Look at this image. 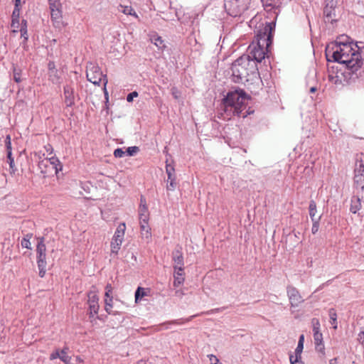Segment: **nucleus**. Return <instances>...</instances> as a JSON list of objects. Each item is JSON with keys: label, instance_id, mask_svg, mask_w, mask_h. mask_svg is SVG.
I'll return each mask as SVG.
<instances>
[{"label": "nucleus", "instance_id": "64", "mask_svg": "<svg viewBox=\"0 0 364 364\" xmlns=\"http://www.w3.org/2000/svg\"><path fill=\"white\" fill-rule=\"evenodd\" d=\"M182 293H181L179 291H176V294L180 296Z\"/></svg>", "mask_w": 364, "mask_h": 364}, {"label": "nucleus", "instance_id": "58", "mask_svg": "<svg viewBox=\"0 0 364 364\" xmlns=\"http://www.w3.org/2000/svg\"><path fill=\"white\" fill-rule=\"evenodd\" d=\"M15 23H18V19L12 18V26H14Z\"/></svg>", "mask_w": 364, "mask_h": 364}, {"label": "nucleus", "instance_id": "23", "mask_svg": "<svg viewBox=\"0 0 364 364\" xmlns=\"http://www.w3.org/2000/svg\"><path fill=\"white\" fill-rule=\"evenodd\" d=\"M354 183L356 189L364 191V175H354Z\"/></svg>", "mask_w": 364, "mask_h": 364}, {"label": "nucleus", "instance_id": "51", "mask_svg": "<svg viewBox=\"0 0 364 364\" xmlns=\"http://www.w3.org/2000/svg\"><path fill=\"white\" fill-rule=\"evenodd\" d=\"M105 290L107 291L108 292H112V287L111 284H107L105 287Z\"/></svg>", "mask_w": 364, "mask_h": 364}, {"label": "nucleus", "instance_id": "62", "mask_svg": "<svg viewBox=\"0 0 364 364\" xmlns=\"http://www.w3.org/2000/svg\"><path fill=\"white\" fill-rule=\"evenodd\" d=\"M105 95L107 100H108V93L106 90V88H105Z\"/></svg>", "mask_w": 364, "mask_h": 364}, {"label": "nucleus", "instance_id": "39", "mask_svg": "<svg viewBox=\"0 0 364 364\" xmlns=\"http://www.w3.org/2000/svg\"><path fill=\"white\" fill-rule=\"evenodd\" d=\"M208 357L209 358L210 364H222L219 362L218 358L215 355L210 354L208 355Z\"/></svg>", "mask_w": 364, "mask_h": 364}, {"label": "nucleus", "instance_id": "20", "mask_svg": "<svg viewBox=\"0 0 364 364\" xmlns=\"http://www.w3.org/2000/svg\"><path fill=\"white\" fill-rule=\"evenodd\" d=\"M354 173L355 175H364V159L362 156L356 160Z\"/></svg>", "mask_w": 364, "mask_h": 364}, {"label": "nucleus", "instance_id": "22", "mask_svg": "<svg viewBox=\"0 0 364 364\" xmlns=\"http://www.w3.org/2000/svg\"><path fill=\"white\" fill-rule=\"evenodd\" d=\"M68 347H64L60 350V359L65 364H75L72 362V358L68 355Z\"/></svg>", "mask_w": 364, "mask_h": 364}, {"label": "nucleus", "instance_id": "56", "mask_svg": "<svg viewBox=\"0 0 364 364\" xmlns=\"http://www.w3.org/2000/svg\"><path fill=\"white\" fill-rule=\"evenodd\" d=\"M14 1L15 2V6H16V7L21 6V0H14Z\"/></svg>", "mask_w": 364, "mask_h": 364}, {"label": "nucleus", "instance_id": "29", "mask_svg": "<svg viewBox=\"0 0 364 364\" xmlns=\"http://www.w3.org/2000/svg\"><path fill=\"white\" fill-rule=\"evenodd\" d=\"M151 41L159 48H162L165 46L164 44V41L162 40L161 37L158 36H154L151 38Z\"/></svg>", "mask_w": 364, "mask_h": 364}, {"label": "nucleus", "instance_id": "49", "mask_svg": "<svg viewBox=\"0 0 364 364\" xmlns=\"http://www.w3.org/2000/svg\"><path fill=\"white\" fill-rule=\"evenodd\" d=\"M304 336L302 334L300 336L298 343L300 345H304Z\"/></svg>", "mask_w": 364, "mask_h": 364}, {"label": "nucleus", "instance_id": "61", "mask_svg": "<svg viewBox=\"0 0 364 364\" xmlns=\"http://www.w3.org/2000/svg\"><path fill=\"white\" fill-rule=\"evenodd\" d=\"M330 49H331V48H330V47H329V46H328V47L326 48V56H327V57L328 56V55H329V53H330V52H331V50H330Z\"/></svg>", "mask_w": 364, "mask_h": 364}, {"label": "nucleus", "instance_id": "14", "mask_svg": "<svg viewBox=\"0 0 364 364\" xmlns=\"http://www.w3.org/2000/svg\"><path fill=\"white\" fill-rule=\"evenodd\" d=\"M172 260L173 261V268L176 271L183 270V256L182 252V247L181 246L176 247V248L172 252Z\"/></svg>", "mask_w": 364, "mask_h": 364}, {"label": "nucleus", "instance_id": "60", "mask_svg": "<svg viewBox=\"0 0 364 364\" xmlns=\"http://www.w3.org/2000/svg\"><path fill=\"white\" fill-rule=\"evenodd\" d=\"M295 358H297L298 360V362L299 361V360L301 359V354H295V356H294Z\"/></svg>", "mask_w": 364, "mask_h": 364}, {"label": "nucleus", "instance_id": "40", "mask_svg": "<svg viewBox=\"0 0 364 364\" xmlns=\"http://www.w3.org/2000/svg\"><path fill=\"white\" fill-rule=\"evenodd\" d=\"M139 95L138 92H136V91H134L132 92H130L129 94L127 95V102H131L133 101L134 100V97H136L137 96Z\"/></svg>", "mask_w": 364, "mask_h": 364}, {"label": "nucleus", "instance_id": "36", "mask_svg": "<svg viewBox=\"0 0 364 364\" xmlns=\"http://www.w3.org/2000/svg\"><path fill=\"white\" fill-rule=\"evenodd\" d=\"M118 10L126 15H127L128 13H130V11H133L132 6L122 5H119Z\"/></svg>", "mask_w": 364, "mask_h": 364}, {"label": "nucleus", "instance_id": "17", "mask_svg": "<svg viewBox=\"0 0 364 364\" xmlns=\"http://www.w3.org/2000/svg\"><path fill=\"white\" fill-rule=\"evenodd\" d=\"M65 103L67 107H72L75 105V90L70 85H66L63 88Z\"/></svg>", "mask_w": 364, "mask_h": 364}, {"label": "nucleus", "instance_id": "13", "mask_svg": "<svg viewBox=\"0 0 364 364\" xmlns=\"http://www.w3.org/2000/svg\"><path fill=\"white\" fill-rule=\"evenodd\" d=\"M87 304L90 309V316L92 317L93 314H97L99 311V297L95 290H90L87 294Z\"/></svg>", "mask_w": 364, "mask_h": 364}, {"label": "nucleus", "instance_id": "59", "mask_svg": "<svg viewBox=\"0 0 364 364\" xmlns=\"http://www.w3.org/2000/svg\"><path fill=\"white\" fill-rule=\"evenodd\" d=\"M136 364H146V362L144 360H139Z\"/></svg>", "mask_w": 364, "mask_h": 364}, {"label": "nucleus", "instance_id": "45", "mask_svg": "<svg viewBox=\"0 0 364 364\" xmlns=\"http://www.w3.org/2000/svg\"><path fill=\"white\" fill-rule=\"evenodd\" d=\"M304 348V345H300L298 343L296 348L295 349V354H301Z\"/></svg>", "mask_w": 364, "mask_h": 364}, {"label": "nucleus", "instance_id": "27", "mask_svg": "<svg viewBox=\"0 0 364 364\" xmlns=\"http://www.w3.org/2000/svg\"><path fill=\"white\" fill-rule=\"evenodd\" d=\"M32 235H33L31 233H28L26 235L25 237L23 238V240H21V245L23 248H26V249H29V250L31 249V244L30 242V239L32 237Z\"/></svg>", "mask_w": 364, "mask_h": 364}, {"label": "nucleus", "instance_id": "32", "mask_svg": "<svg viewBox=\"0 0 364 364\" xmlns=\"http://www.w3.org/2000/svg\"><path fill=\"white\" fill-rule=\"evenodd\" d=\"M146 295L144 289L142 287H138L136 291H135V301H138L139 299H141L143 296Z\"/></svg>", "mask_w": 364, "mask_h": 364}, {"label": "nucleus", "instance_id": "54", "mask_svg": "<svg viewBox=\"0 0 364 364\" xmlns=\"http://www.w3.org/2000/svg\"><path fill=\"white\" fill-rule=\"evenodd\" d=\"M127 15H130V16H135L136 18H138V16L137 14H136V12L134 11V10L133 9V11H130V13H128Z\"/></svg>", "mask_w": 364, "mask_h": 364}, {"label": "nucleus", "instance_id": "52", "mask_svg": "<svg viewBox=\"0 0 364 364\" xmlns=\"http://www.w3.org/2000/svg\"><path fill=\"white\" fill-rule=\"evenodd\" d=\"M364 339V331H361L358 334V340L361 341Z\"/></svg>", "mask_w": 364, "mask_h": 364}, {"label": "nucleus", "instance_id": "30", "mask_svg": "<svg viewBox=\"0 0 364 364\" xmlns=\"http://www.w3.org/2000/svg\"><path fill=\"white\" fill-rule=\"evenodd\" d=\"M48 76L50 80H51L53 83H57L58 82L59 76L58 75L57 70H52L51 71L48 72Z\"/></svg>", "mask_w": 364, "mask_h": 364}, {"label": "nucleus", "instance_id": "4", "mask_svg": "<svg viewBox=\"0 0 364 364\" xmlns=\"http://www.w3.org/2000/svg\"><path fill=\"white\" fill-rule=\"evenodd\" d=\"M249 99V96L242 89L238 88L233 91H229L223 100L224 112L230 117L237 115L243 118L246 117L250 114V112H243Z\"/></svg>", "mask_w": 364, "mask_h": 364}, {"label": "nucleus", "instance_id": "11", "mask_svg": "<svg viewBox=\"0 0 364 364\" xmlns=\"http://www.w3.org/2000/svg\"><path fill=\"white\" fill-rule=\"evenodd\" d=\"M287 294L291 307H298L304 301L299 290L293 286H287Z\"/></svg>", "mask_w": 364, "mask_h": 364}, {"label": "nucleus", "instance_id": "25", "mask_svg": "<svg viewBox=\"0 0 364 364\" xmlns=\"http://www.w3.org/2000/svg\"><path fill=\"white\" fill-rule=\"evenodd\" d=\"M112 300H113L112 297H110L109 299H105V309L106 312L108 313L109 314L117 315V314H119L118 312L113 311L112 310V309L113 307Z\"/></svg>", "mask_w": 364, "mask_h": 364}, {"label": "nucleus", "instance_id": "31", "mask_svg": "<svg viewBox=\"0 0 364 364\" xmlns=\"http://www.w3.org/2000/svg\"><path fill=\"white\" fill-rule=\"evenodd\" d=\"M320 218L321 217H318L317 218H313V220H311L313 223L311 232L313 234H316L318 231Z\"/></svg>", "mask_w": 364, "mask_h": 364}, {"label": "nucleus", "instance_id": "43", "mask_svg": "<svg viewBox=\"0 0 364 364\" xmlns=\"http://www.w3.org/2000/svg\"><path fill=\"white\" fill-rule=\"evenodd\" d=\"M60 351L58 350H56L55 351H53L50 355V360H55L56 358H60Z\"/></svg>", "mask_w": 364, "mask_h": 364}, {"label": "nucleus", "instance_id": "35", "mask_svg": "<svg viewBox=\"0 0 364 364\" xmlns=\"http://www.w3.org/2000/svg\"><path fill=\"white\" fill-rule=\"evenodd\" d=\"M196 316V315H194V316H192L191 317H189L188 318H186V319H183V318H181V319H177V320H174V321H172L171 322H169V323H173V324H177V325H181V324H183L184 323L186 322H188L190 321L192 318Z\"/></svg>", "mask_w": 364, "mask_h": 364}, {"label": "nucleus", "instance_id": "37", "mask_svg": "<svg viewBox=\"0 0 364 364\" xmlns=\"http://www.w3.org/2000/svg\"><path fill=\"white\" fill-rule=\"evenodd\" d=\"M125 151H124L122 149L118 148L114 150V156L116 158H122L125 155Z\"/></svg>", "mask_w": 364, "mask_h": 364}, {"label": "nucleus", "instance_id": "63", "mask_svg": "<svg viewBox=\"0 0 364 364\" xmlns=\"http://www.w3.org/2000/svg\"><path fill=\"white\" fill-rule=\"evenodd\" d=\"M141 204H146L145 199H144L143 197H141Z\"/></svg>", "mask_w": 364, "mask_h": 364}, {"label": "nucleus", "instance_id": "8", "mask_svg": "<svg viewBox=\"0 0 364 364\" xmlns=\"http://www.w3.org/2000/svg\"><path fill=\"white\" fill-rule=\"evenodd\" d=\"M86 76L88 81L94 85H99L103 80L105 87L107 83L106 75H104L100 68L92 63H88L86 67Z\"/></svg>", "mask_w": 364, "mask_h": 364}, {"label": "nucleus", "instance_id": "41", "mask_svg": "<svg viewBox=\"0 0 364 364\" xmlns=\"http://www.w3.org/2000/svg\"><path fill=\"white\" fill-rule=\"evenodd\" d=\"M20 73H21L20 70H17L16 69L14 70V79L16 82H19L21 80V77H20V75H21Z\"/></svg>", "mask_w": 364, "mask_h": 364}, {"label": "nucleus", "instance_id": "16", "mask_svg": "<svg viewBox=\"0 0 364 364\" xmlns=\"http://www.w3.org/2000/svg\"><path fill=\"white\" fill-rule=\"evenodd\" d=\"M5 144L7 151V160L9 164L10 167V173L11 174L15 173L16 171V168L14 164V159L12 157V152H11V136L10 135H7L5 139Z\"/></svg>", "mask_w": 364, "mask_h": 364}, {"label": "nucleus", "instance_id": "44", "mask_svg": "<svg viewBox=\"0 0 364 364\" xmlns=\"http://www.w3.org/2000/svg\"><path fill=\"white\" fill-rule=\"evenodd\" d=\"M20 32H21V37H23L25 41H27L28 38L27 29L25 28H20Z\"/></svg>", "mask_w": 364, "mask_h": 364}, {"label": "nucleus", "instance_id": "46", "mask_svg": "<svg viewBox=\"0 0 364 364\" xmlns=\"http://www.w3.org/2000/svg\"><path fill=\"white\" fill-rule=\"evenodd\" d=\"M289 361L291 364H296V363H298L297 358H295L294 355H289Z\"/></svg>", "mask_w": 364, "mask_h": 364}, {"label": "nucleus", "instance_id": "9", "mask_svg": "<svg viewBox=\"0 0 364 364\" xmlns=\"http://www.w3.org/2000/svg\"><path fill=\"white\" fill-rule=\"evenodd\" d=\"M126 225L124 223H120L114 232L111 242V251L112 253H117L124 240Z\"/></svg>", "mask_w": 364, "mask_h": 364}, {"label": "nucleus", "instance_id": "47", "mask_svg": "<svg viewBox=\"0 0 364 364\" xmlns=\"http://www.w3.org/2000/svg\"><path fill=\"white\" fill-rule=\"evenodd\" d=\"M48 72L51 71L52 70H56L55 63L53 62H49L48 65Z\"/></svg>", "mask_w": 364, "mask_h": 364}, {"label": "nucleus", "instance_id": "1", "mask_svg": "<svg viewBox=\"0 0 364 364\" xmlns=\"http://www.w3.org/2000/svg\"><path fill=\"white\" fill-rule=\"evenodd\" d=\"M331 50L333 61L346 65L344 75L349 82L364 79V70L360 69L363 59L358 50H354L350 43H344L333 45Z\"/></svg>", "mask_w": 364, "mask_h": 364}, {"label": "nucleus", "instance_id": "34", "mask_svg": "<svg viewBox=\"0 0 364 364\" xmlns=\"http://www.w3.org/2000/svg\"><path fill=\"white\" fill-rule=\"evenodd\" d=\"M139 151V148L136 146L128 147L125 151L128 156H134Z\"/></svg>", "mask_w": 364, "mask_h": 364}, {"label": "nucleus", "instance_id": "19", "mask_svg": "<svg viewBox=\"0 0 364 364\" xmlns=\"http://www.w3.org/2000/svg\"><path fill=\"white\" fill-rule=\"evenodd\" d=\"M314 339L316 345V349L318 351L321 352L324 349L323 344V335L320 331L314 333Z\"/></svg>", "mask_w": 364, "mask_h": 364}, {"label": "nucleus", "instance_id": "38", "mask_svg": "<svg viewBox=\"0 0 364 364\" xmlns=\"http://www.w3.org/2000/svg\"><path fill=\"white\" fill-rule=\"evenodd\" d=\"M19 15H20V7H16V6H15L14 9L12 13V18L19 19Z\"/></svg>", "mask_w": 364, "mask_h": 364}, {"label": "nucleus", "instance_id": "26", "mask_svg": "<svg viewBox=\"0 0 364 364\" xmlns=\"http://www.w3.org/2000/svg\"><path fill=\"white\" fill-rule=\"evenodd\" d=\"M48 160L49 161L48 164H51L53 166L52 168L55 170V173H56L59 171L62 170V166L60 165V161H58V159L52 157V158H50V159H49Z\"/></svg>", "mask_w": 364, "mask_h": 364}, {"label": "nucleus", "instance_id": "42", "mask_svg": "<svg viewBox=\"0 0 364 364\" xmlns=\"http://www.w3.org/2000/svg\"><path fill=\"white\" fill-rule=\"evenodd\" d=\"M49 161L48 159L43 160L39 162L38 166L41 169V172H46V171H44L43 168H46L48 166Z\"/></svg>", "mask_w": 364, "mask_h": 364}, {"label": "nucleus", "instance_id": "57", "mask_svg": "<svg viewBox=\"0 0 364 364\" xmlns=\"http://www.w3.org/2000/svg\"><path fill=\"white\" fill-rule=\"evenodd\" d=\"M317 90V87L314 86L310 88V92L313 93L315 92Z\"/></svg>", "mask_w": 364, "mask_h": 364}, {"label": "nucleus", "instance_id": "10", "mask_svg": "<svg viewBox=\"0 0 364 364\" xmlns=\"http://www.w3.org/2000/svg\"><path fill=\"white\" fill-rule=\"evenodd\" d=\"M139 224L141 231L149 233L151 228L149 225V212L146 204H140L139 208Z\"/></svg>", "mask_w": 364, "mask_h": 364}, {"label": "nucleus", "instance_id": "5", "mask_svg": "<svg viewBox=\"0 0 364 364\" xmlns=\"http://www.w3.org/2000/svg\"><path fill=\"white\" fill-rule=\"evenodd\" d=\"M250 2L251 0H224V7L230 16L235 17L245 11Z\"/></svg>", "mask_w": 364, "mask_h": 364}, {"label": "nucleus", "instance_id": "28", "mask_svg": "<svg viewBox=\"0 0 364 364\" xmlns=\"http://www.w3.org/2000/svg\"><path fill=\"white\" fill-rule=\"evenodd\" d=\"M309 215L311 217V219L313 220V218H316L315 217L316 213V204L314 200H311L309 203Z\"/></svg>", "mask_w": 364, "mask_h": 364}, {"label": "nucleus", "instance_id": "12", "mask_svg": "<svg viewBox=\"0 0 364 364\" xmlns=\"http://www.w3.org/2000/svg\"><path fill=\"white\" fill-rule=\"evenodd\" d=\"M325 2L326 5L323 8V16L325 18V21L326 22L333 23L334 21H336L335 19L336 2L334 1V0H325Z\"/></svg>", "mask_w": 364, "mask_h": 364}, {"label": "nucleus", "instance_id": "18", "mask_svg": "<svg viewBox=\"0 0 364 364\" xmlns=\"http://www.w3.org/2000/svg\"><path fill=\"white\" fill-rule=\"evenodd\" d=\"M363 198V196H353L351 198V203H350V210L352 213H357L362 208V199Z\"/></svg>", "mask_w": 364, "mask_h": 364}, {"label": "nucleus", "instance_id": "24", "mask_svg": "<svg viewBox=\"0 0 364 364\" xmlns=\"http://www.w3.org/2000/svg\"><path fill=\"white\" fill-rule=\"evenodd\" d=\"M328 316L330 318V323L333 326V328L334 329H336L338 327V323H337V314L334 309H330L328 311Z\"/></svg>", "mask_w": 364, "mask_h": 364}, {"label": "nucleus", "instance_id": "2", "mask_svg": "<svg viewBox=\"0 0 364 364\" xmlns=\"http://www.w3.org/2000/svg\"><path fill=\"white\" fill-rule=\"evenodd\" d=\"M275 30V24L272 22L267 23L262 29H260L257 35V43H252L248 47L247 55L256 63H260L265 57L264 48L267 50L272 43L273 33Z\"/></svg>", "mask_w": 364, "mask_h": 364}, {"label": "nucleus", "instance_id": "15", "mask_svg": "<svg viewBox=\"0 0 364 364\" xmlns=\"http://www.w3.org/2000/svg\"><path fill=\"white\" fill-rule=\"evenodd\" d=\"M166 172L167 174V182L169 183L166 186V189L168 191H173L177 186V183L176 181L175 168L171 164H166Z\"/></svg>", "mask_w": 364, "mask_h": 364}, {"label": "nucleus", "instance_id": "50", "mask_svg": "<svg viewBox=\"0 0 364 364\" xmlns=\"http://www.w3.org/2000/svg\"><path fill=\"white\" fill-rule=\"evenodd\" d=\"M25 28L27 29V21L26 20H22L21 21V28Z\"/></svg>", "mask_w": 364, "mask_h": 364}, {"label": "nucleus", "instance_id": "33", "mask_svg": "<svg viewBox=\"0 0 364 364\" xmlns=\"http://www.w3.org/2000/svg\"><path fill=\"white\" fill-rule=\"evenodd\" d=\"M311 325L313 327V332L320 331V322L319 320L316 318H313L311 319Z\"/></svg>", "mask_w": 364, "mask_h": 364}, {"label": "nucleus", "instance_id": "7", "mask_svg": "<svg viewBox=\"0 0 364 364\" xmlns=\"http://www.w3.org/2000/svg\"><path fill=\"white\" fill-rule=\"evenodd\" d=\"M37 264L39 269V276L43 277L46 272V247L43 237L38 238L36 246Z\"/></svg>", "mask_w": 364, "mask_h": 364}, {"label": "nucleus", "instance_id": "21", "mask_svg": "<svg viewBox=\"0 0 364 364\" xmlns=\"http://www.w3.org/2000/svg\"><path fill=\"white\" fill-rule=\"evenodd\" d=\"M184 282L183 277V270L179 271L177 269L176 271L174 269V287L180 286Z\"/></svg>", "mask_w": 364, "mask_h": 364}, {"label": "nucleus", "instance_id": "53", "mask_svg": "<svg viewBox=\"0 0 364 364\" xmlns=\"http://www.w3.org/2000/svg\"><path fill=\"white\" fill-rule=\"evenodd\" d=\"M112 292H108L107 291H105V299H109L110 297H112L111 296Z\"/></svg>", "mask_w": 364, "mask_h": 364}, {"label": "nucleus", "instance_id": "55", "mask_svg": "<svg viewBox=\"0 0 364 364\" xmlns=\"http://www.w3.org/2000/svg\"><path fill=\"white\" fill-rule=\"evenodd\" d=\"M329 364H338V360L337 358H333L330 360Z\"/></svg>", "mask_w": 364, "mask_h": 364}, {"label": "nucleus", "instance_id": "6", "mask_svg": "<svg viewBox=\"0 0 364 364\" xmlns=\"http://www.w3.org/2000/svg\"><path fill=\"white\" fill-rule=\"evenodd\" d=\"M50 18L54 27L61 28L65 26L63 21L62 4L60 0H48Z\"/></svg>", "mask_w": 364, "mask_h": 364}, {"label": "nucleus", "instance_id": "3", "mask_svg": "<svg viewBox=\"0 0 364 364\" xmlns=\"http://www.w3.org/2000/svg\"><path fill=\"white\" fill-rule=\"evenodd\" d=\"M231 70L232 80L236 83H245L259 77L256 63L244 55L237 58L232 64Z\"/></svg>", "mask_w": 364, "mask_h": 364}, {"label": "nucleus", "instance_id": "48", "mask_svg": "<svg viewBox=\"0 0 364 364\" xmlns=\"http://www.w3.org/2000/svg\"><path fill=\"white\" fill-rule=\"evenodd\" d=\"M171 93H172L173 96L174 97V98H176V99L178 98V90L176 87H173L171 89Z\"/></svg>", "mask_w": 364, "mask_h": 364}]
</instances>
